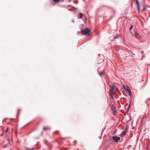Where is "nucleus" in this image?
<instances>
[{
	"label": "nucleus",
	"instance_id": "nucleus-1",
	"mask_svg": "<svg viewBox=\"0 0 150 150\" xmlns=\"http://www.w3.org/2000/svg\"><path fill=\"white\" fill-rule=\"evenodd\" d=\"M82 34L83 35H90V30L87 28L84 30L81 29V31Z\"/></svg>",
	"mask_w": 150,
	"mask_h": 150
},
{
	"label": "nucleus",
	"instance_id": "nucleus-2",
	"mask_svg": "<svg viewBox=\"0 0 150 150\" xmlns=\"http://www.w3.org/2000/svg\"><path fill=\"white\" fill-rule=\"evenodd\" d=\"M110 90L109 92L110 93H114L116 91L117 89V87L114 85H112L110 86Z\"/></svg>",
	"mask_w": 150,
	"mask_h": 150
},
{
	"label": "nucleus",
	"instance_id": "nucleus-3",
	"mask_svg": "<svg viewBox=\"0 0 150 150\" xmlns=\"http://www.w3.org/2000/svg\"><path fill=\"white\" fill-rule=\"evenodd\" d=\"M112 139L113 140H114L115 142H117L118 140H120V138L115 136L113 137Z\"/></svg>",
	"mask_w": 150,
	"mask_h": 150
},
{
	"label": "nucleus",
	"instance_id": "nucleus-4",
	"mask_svg": "<svg viewBox=\"0 0 150 150\" xmlns=\"http://www.w3.org/2000/svg\"><path fill=\"white\" fill-rule=\"evenodd\" d=\"M127 127H126L125 129L122 131V134H121V136H122V137H124L125 136V134H126V132H127Z\"/></svg>",
	"mask_w": 150,
	"mask_h": 150
},
{
	"label": "nucleus",
	"instance_id": "nucleus-5",
	"mask_svg": "<svg viewBox=\"0 0 150 150\" xmlns=\"http://www.w3.org/2000/svg\"><path fill=\"white\" fill-rule=\"evenodd\" d=\"M136 4L137 6V9L138 11H140V6L138 0H136Z\"/></svg>",
	"mask_w": 150,
	"mask_h": 150
},
{
	"label": "nucleus",
	"instance_id": "nucleus-6",
	"mask_svg": "<svg viewBox=\"0 0 150 150\" xmlns=\"http://www.w3.org/2000/svg\"><path fill=\"white\" fill-rule=\"evenodd\" d=\"M79 16H77L78 19L81 18L83 16V14L81 13H79Z\"/></svg>",
	"mask_w": 150,
	"mask_h": 150
},
{
	"label": "nucleus",
	"instance_id": "nucleus-7",
	"mask_svg": "<svg viewBox=\"0 0 150 150\" xmlns=\"http://www.w3.org/2000/svg\"><path fill=\"white\" fill-rule=\"evenodd\" d=\"M110 95V96L111 98L112 99H113L114 98V93H110L109 92Z\"/></svg>",
	"mask_w": 150,
	"mask_h": 150
},
{
	"label": "nucleus",
	"instance_id": "nucleus-8",
	"mask_svg": "<svg viewBox=\"0 0 150 150\" xmlns=\"http://www.w3.org/2000/svg\"><path fill=\"white\" fill-rule=\"evenodd\" d=\"M49 129H50L49 127H45L43 128V129L44 130H47Z\"/></svg>",
	"mask_w": 150,
	"mask_h": 150
},
{
	"label": "nucleus",
	"instance_id": "nucleus-9",
	"mask_svg": "<svg viewBox=\"0 0 150 150\" xmlns=\"http://www.w3.org/2000/svg\"><path fill=\"white\" fill-rule=\"evenodd\" d=\"M119 35H116L114 37V39H117L119 37Z\"/></svg>",
	"mask_w": 150,
	"mask_h": 150
},
{
	"label": "nucleus",
	"instance_id": "nucleus-10",
	"mask_svg": "<svg viewBox=\"0 0 150 150\" xmlns=\"http://www.w3.org/2000/svg\"><path fill=\"white\" fill-rule=\"evenodd\" d=\"M53 1L55 3H58L59 1V0H53Z\"/></svg>",
	"mask_w": 150,
	"mask_h": 150
},
{
	"label": "nucleus",
	"instance_id": "nucleus-11",
	"mask_svg": "<svg viewBox=\"0 0 150 150\" xmlns=\"http://www.w3.org/2000/svg\"><path fill=\"white\" fill-rule=\"evenodd\" d=\"M103 74V73L102 72H100L99 73V74L100 76H101Z\"/></svg>",
	"mask_w": 150,
	"mask_h": 150
},
{
	"label": "nucleus",
	"instance_id": "nucleus-12",
	"mask_svg": "<svg viewBox=\"0 0 150 150\" xmlns=\"http://www.w3.org/2000/svg\"><path fill=\"white\" fill-rule=\"evenodd\" d=\"M129 91V95L130 96H131V92L130 91V90H129V91Z\"/></svg>",
	"mask_w": 150,
	"mask_h": 150
},
{
	"label": "nucleus",
	"instance_id": "nucleus-13",
	"mask_svg": "<svg viewBox=\"0 0 150 150\" xmlns=\"http://www.w3.org/2000/svg\"><path fill=\"white\" fill-rule=\"evenodd\" d=\"M133 27V26L132 25H131L130 26V28H129V30H131L132 29V28Z\"/></svg>",
	"mask_w": 150,
	"mask_h": 150
},
{
	"label": "nucleus",
	"instance_id": "nucleus-14",
	"mask_svg": "<svg viewBox=\"0 0 150 150\" xmlns=\"http://www.w3.org/2000/svg\"><path fill=\"white\" fill-rule=\"evenodd\" d=\"M134 35H135V36H136L137 35H138V33H135Z\"/></svg>",
	"mask_w": 150,
	"mask_h": 150
},
{
	"label": "nucleus",
	"instance_id": "nucleus-15",
	"mask_svg": "<svg viewBox=\"0 0 150 150\" xmlns=\"http://www.w3.org/2000/svg\"><path fill=\"white\" fill-rule=\"evenodd\" d=\"M142 54H143L144 53V52L143 51H142L141 52Z\"/></svg>",
	"mask_w": 150,
	"mask_h": 150
},
{
	"label": "nucleus",
	"instance_id": "nucleus-16",
	"mask_svg": "<svg viewBox=\"0 0 150 150\" xmlns=\"http://www.w3.org/2000/svg\"><path fill=\"white\" fill-rule=\"evenodd\" d=\"M72 21H73V23H74V21H73V20Z\"/></svg>",
	"mask_w": 150,
	"mask_h": 150
},
{
	"label": "nucleus",
	"instance_id": "nucleus-17",
	"mask_svg": "<svg viewBox=\"0 0 150 150\" xmlns=\"http://www.w3.org/2000/svg\"><path fill=\"white\" fill-rule=\"evenodd\" d=\"M20 109H19L18 110V111H20Z\"/></svg>",
	"mask_w": 150,
	"mask_h": 150
}]
</instances>
